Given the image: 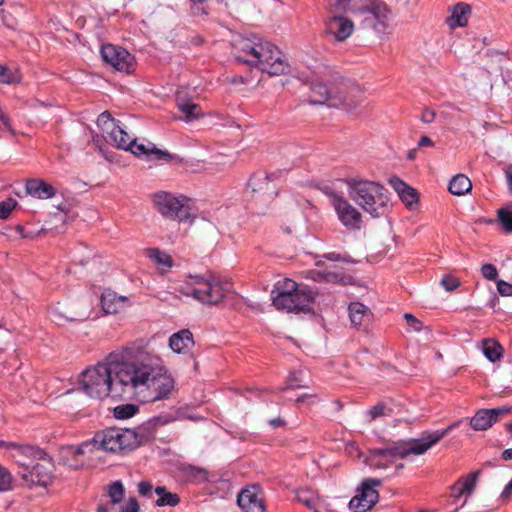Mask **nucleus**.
<instances>
[{
    "mask_svg": "<svg viewBox=\"0 0 512 512\" xmlns=\"http://www.w3.org/2000/svg\"><path fill=\"white\" fill-rule=\"evenodd\" d=\"M147 358L144 349L135 344L114 351L107 356V363L82 373V388L91 398H131L149 380L152 366L146 363Z\"/></svg>",
    "mask_w": 512,
    "mask_h": 512,
    "instance_id": "obj_1",
    "label": "nucleus"
},
{
    "mask_svg": "<svg viewBox=\"0 0 512 512\" xmlns=\"http://www.w3.org/2000/svg\"><path fill=\"white\" fill-rule=\"evenodd\" d=\"M235 49L239 53L236 54L235 58L240 63L255 66L271 76L289 72L290 66L284 54L270 42H254L250 39H241Z\"/></svg>",
    "mask_w": 512,
    "mask_h": 512,
    "instance_id": "obj_2",
    "label": "nucleus"
},
{
    "mask_svg": "<svg viewBox=\"0 0 512 512\" xmlns=\"http://www.w3.org/2000/svg\"><path fill=\"white\" fill-rule=\"evenodd\" d=\"M152 439L153 433L149 426H138L135 429L107 427L94 434V444H97L98 450L117 455H127Z\"/></svg>",
    "mask_w": 512,
    "mask_h": 512,
    "instance_id": "obj_3",
    "label": "nucleus"
},
{
    "mask_svg": "<svg viewBox=\"0 0 512 512\" xmlns=\"http://www.w3.org/2000/svg\"><path fill=\"white\" fill-rule=\"evenodd\" d=\"M347 184L351 199L372 217L378 218L387 212L389 197L384 186L374 181L357 179H349Z\"/></svg>",
    "mask_w": 512,
    "mask_h": 512,
    "instance_id": "obj_4",
    "label": "nucleus"
},
{
    "mask_svg": "<svg viewBox=\"0 0 512 512\" xmlns=\"http://www.w3.org/2000/svg\"><path fill=\"white\" fill-rule=\"evenodd\" d=\"M188 278L189 282L180 291L208 305L219 304L232 288L230 282H221L210 272L205 275H189Z\"/></svg>",
    "mask_w": 512,
    "mask_h": 512,
    "instance_id": "obj_5",
    "label": "nucleus"
},
{
    "mask_svg": "<svg viewBox=\"0 0 512 512\" xmlns=\"http://www.w3.org/2000/svg\"><path fill=\"white\" fill-rule=\"evenodd\" d=\"M457 424L448 426L443 430L433 432H424L419 439H410L408 441H398L385 447L391 459L406 458L410 454L422 455L433 445L443 439Z\"/></svg>",
    "mask_w": 512,
    "mask_h": 512,
    "instance_id": "obj_6",
    "label": "nucleus"
},
{
    "mask_svg": "<svg viewBox=\"0 0 512 512\" xmlns=\"http://www.w3.org/2000/svg\"><path fill=\"white\" fill-rule=\"evenodd\" d=\"M354 91L358 92V88L356 86H351L348 91L347 82L343 78H340V82L335 90L329 88L323 82H315L310 86L308 96L309 103L313 105H323L329 101H333L331 104L332 106L342 104L352 107L356 104L350 100L349 95Z\"/></svg>",
    "mask_w": 512,
    "mask_h": 512,
    "instance_id": "obj_7",
    "label": "nucleus"
},
{
    "mask_svg": "<svg viewBox=\"0 0 512 512\" xmlns=\"http://www.w3.org/2000/svg\"><path fill=\"white\" fill-rule=\"evenodd\" d=\"M152 200L157 211L165 218L179 222H191L194 218L184 196L176 197L172 193L160 191L152 195Z\"/></svg>",
    "mask_w": 512,
    "mask_h": 512,
    "instance_id": "obj_8",
    "label": "nucleus"
},
{
    "mask_svg": "<svg viewBox=\"0 0 512 512\" xmlns=\"http://www.w3.org/2000/svg\"><path fill=\"white\" fill-rule=\"evenodd\" d=\"M316 292L304 285L299 290L288 294L287 297H273L272 303L277 310L288 313H310L313 309Z\"/></svg>",
    "mask_w": 512,
    "mask_h": 512,
    "instance_id": "obj_9",
    "label": "nucleus"
},
{
    "mask_svg": "<svg viewBox=\"0 0 512 512\" xmlns=\"http://www.w3.org/2000/svg\"><path fill=\"white\" fill-rule=\"evenodd\" d=\"M38 460L40 462H37L34 465L25 463L21 464L23 467L21 477L26 483L31 485L47 487L53 478L54 465L48 454Z\"/></svg>",
    "mask_w": 512,
    "mask_h": 512,
    "instance_id": "obj_10",
    "label": "nucleus"
},
{
    "mask_svg": "<svg viewBox=\"0 0 512 512\" xmlns=\"http://www.w3.org/2000/svg\"><path fill=\"white\" fill-rule=\"evenodd\" d=\"M381 485V480L368 478L362 481L358 493L351 498L349 508L354 512H366L379 500V493L375 487Z\"/></svg>",
    "mask_w": 512,
    "mask_h": 512,
    "instance_id": "obj_11",
    "label": "nucleus"
},
{
    "mask_svg": "<svg viewBox=\"0 0 512 512\" xmlns=\"http://www.w3.org/2000/svg\"><path fill=\"white\" fill-rule=\"evenodd\" d=\"M103 61L118 71L131 73L135 58L126 49L112 44H104L100 50Z\"/></svg>",
    "mask_w": 512,
    "mask_h": 512,
    "instance_id": "obj_12",
    "label": "nucleus"
},
{
    "mask_svg": "<svg viewBox=\"0 0 512 512\" xmlns=\"http://www.w3.org/2000/svg\"><path fill=\"white\" fill-rule=\"evenodd\" d=\"M237 504L243 512H265V494L258 483L243 487L237 495Z\"/></svg>",
    "mask_w": 512,
    "mask_h": 512,
    "instance_id": "obj_13",
    "label": "nucleus"
},
{
    "mask_svg": "<svg viewBox=\"0 0 512 512\" xmlns=\"http://www.w3.org/2000/svg\"><path fill=\"white\" fill-rule=\"evenodd\" d=\"M362 14H366L365 21H369L374 29L382 31L387 28L390 10L381 0H370L365 6L358 9Z\"/></svg>",
    "mask_w": 512,
    "mask_h": 512,
    "instance_id": "obj_14",
    "label": "nucleus"
},
{
    "mask_svg": "<svg viewBox=\"0 0 512 512\" xmlns=\"http://www.w3.org/2000/svg\"><path fill=\"white\" fill-rule=\"evenodd\" d=\"M129 151L137 157H144L146 160H158L166 163L181 161L177 155L171 154L167 150H161L151 142L138 144L136 139L133 140V146Z\"/></svg>",
    "mask_w": 512,
    "mask_h": 512,
    "instance_id": "obj_15",
    "label": "nucleus"
},
{
    "mask_svg": "<svg viewBox=\"0 0 512 512\" xmlns=\"http://www.w3.org/2000/svg\"><path fill=\"white\" fill-rule=\"evenodd\" d=\"M333 207L343 226L349 230H359L361 228V213L345 197L337 199Z\"/></svg>",
    "mask_w": 512,
    "mask_h": 512,
    "instance_id": "obj_16",
    "label": "nucleus"
},
{
    "mask_svg": "<svg viewBox=\"0 0 512 512\" xmlns=\"http://www.w3.org/2000/svg\"><path fill=\"white\" fill-rule=\"evenodd\" d=\"M354 30L353 22L341 15H334L326 22L325 31L338 42L345 41Z\"/></svg>",
    "mask_w": 512,
    "mask_h": 512,
    "instance_id": "obj_17",
    "label": "nucleus"
},
{
    "mask_svg": "<svg viewBox=\"0 0 512 512\" xmlns=\"http://www.w3.org/2000/svg\"><path fill=\"white\" fill-rule=\"evenodd\" d=\"M351 323L358 330L368 331L373 314L370 309L360 302H352L349 307Z\"/></svg>",
    "mask_w": 512,
    "mask_h": 512,
    "instance_id": "obj_18",
    "label": "nucleus"
},
{
    "mask_svg": "<svg viewBox=\"0 0 512 512\" xmlns=\"http://www.w3.org/2000/svg\"><path fill=\"white\" fill-rule=\"evenodd\" d=\"M147 387H151L155 392V396L152 397L151 401L155 402L158 400L166 399L174 389V380L170 376L161 375L159 377L153 376V371L149 377ZM144 387V385H142ZM141 388V386L139 387Z\"/></svg>",
    "mask_w": 512,
    "mask_h": 512,
    "instance_id": "obj_19",
    "label": "nucleus"
},
{
    "mask_svg": "<svg viewBox=\"0 0 512 512\" xmlns=\"http://www.w3.org/2000/svg\"><path fill=\"white\" fill-rule=\"evenodd\" d=\"M101 307L106 314H116L123 311L129 305L126 296H119L112 290H106L101 295Z\"/></svg>",
    "mask_w": 512,
    "mask_h": 512,
    "instance_id": "obj_20",
    "label": "nucleus"
},
{
    "mask_svg": "<svg viewBox=\"0 0 512 512\" xmlns=\"http://www.w3.org/2000/svg\"><path fill=\"white\" fill-rule=\"evenodd\" d=\"M25 190L27 194L37 199H50L56 194V189L51 184L38 178L28 179Z\"/></svg>",
    "mask_w": 512,
    "mask_h": 512,
    "instance_id": "obj_21",
    "label": "nucleus"
},
{
    "mask_svg": "<svg viewBox=\"0 0 512 512\" xmlns=\"http://www.w3.org/2000/svg\"><path fill=\"white\" fill-rule=\"evenodd\" d=\"M195 345L193 334L189 329H182L169 338L170 348L178 354L188 352Z\"/></svg>",
    "mask_w": 512,
    "mask_h": 512,
    "instance_id": "obj_22",
    "label": "nucleus"
},
{
    "mask_svg": "<svg viewBox=\"0 0 512 512\" xmlns=\"http://www.w3.org/2000/svg\"><path fill=\"white\" fill-rule=\"evenodd\" d=\"M471 15V6L464 2H459L453 6L451 15L447 18V24L451 29L456 27H465L468 24Z\"/></svg>",
    "mask_w": 512,
    "mask_h": 512,
    "instance_id": "obj_23",
    "label": "nucleus"
},
{
    "mask_svg": "<svg viewBox=\"0 0 512 512\" xmlns=\"http://www.w3.org/2000/svg\"><path fill=\"white\" fill-rule=\"evenodd\" d=\"M480 474L481 470H476L467 475L465 478H460L451 487L452 496L455 498H460L463 494H471L475 489L476 482Z\"/></svg>",
    "mask_w": 512,
    "mask_h": 512,
    "instance_id": "obj_24",
    "label": "nucleus"
},
{
    "mask_svg": "<svg viewBox=\"0 0 512 512\" xmlns=\"http://www.w3.org/2000/svg\"><path fill=\"white\" fill-rule=\"evenodd\" d=\"M0 448L18 449L22 455L30 457L32 460H38L47 456V453L37 446L19 445L14 442H6L3 440H0Z\"/></svg>",
    "mask_w": 512,
    "mask_h": 512,
    "instance_id": "obj_25",
    "label": "nucleus"
},
{
    "mask_svg": "<svg viewBox=\"0 0 512 512\" xmlns=\"http://www.w3.org/2000/svg\"><path fill=\"white\" fill-rule=\"evenodd\" d=\"M109 138L111 143H113L118 149L129 151L131 146H133L134 139H131L128 133L120 127L119 124L110 129Z\"/></svg>",
    "mask_w": 512,
    "mask_h": 512,
    "instance_id": "obj_26",
    "label": "nucleus"
},
{
    "mask_svg": "<svg viewBox=\"0 0 512 512\" xmlns=\"http://www.w3.org/2000/svg\"><path fill=\"white\" fill-rule=\"evenodd\" d=\"M495 423V418H492L489 409H480L470 419L471 427L476 431H483L490 428Z\"/></svg>",
    "mask_w": 512,
    "mask_h": 512,
    "instance_id": "obj_27",
    "label": "nucleus"
},
{
    "mask_svg": "<svg viewBox=\"0 0 512 512\" xmlns=\"http://www.w3.org/2000/svg\"><path fill=\"white\" fill-rule=\"evenodd\" d=\"M154 492L158 495L155 505L158 507H175L180 503V497L177 493L169 492L165 486H157Z\"/></svg>",
    "mask_w": 512,
    "mask_h": 512,
    "instance_id": "obj_28",
    "label": "nucleus"
},
{
    "mask_svg": "<svg viewBox=\"0 0 512 512\" xmlns=\"http://www.w3.org/2000/svg\"><path fill=\"white\" fill-rule=\"evenodd\" d=\"M472 188L470 179L464 174L454 176L448 185L449 191L454 195H464Z\"/></svg>",
    "mask_w": 512,
    "mask_h": 512,
    "instance_id": "obj_29",
    "label": "nucleus"
},
{
    "mask_svg": "<svg viewBox=\"0 0 512 512\" xmlns=\"http://www.w3.org/2000/svg\"><path fill=\"white\" fill-rule=\"evenodd\" d=\"M303 285H298L294 280L290 278H285L283 280L278 281L274 289L271 292L273 297H287L288 294L299 290Z\"/></svg>",
    "mask_w": 512,
    "mask_h": 512,
    "instance_id": "obj_30",
    "label": "nucleus"
},
{
    "mask_svg": "<svg viewBox=\"0 0 512 512\" xmlns=\"http://www.w3.org/2000/svg\"><path fill=\"white\" fill-rule=\"evenodd\" d=\"M147 256L158 266H161L164 271L170 270L174 264L172 257L159 248L147 249Z\"/></svg>",
    "mask_w": 512,
    "mask_h": 512,
    "instance_id": "obj_31",
    "label": "nucleus"
},
{
    "mask_svg": "<svg viewBox=\"0 0 512 512\" xmlns=\"http://www.w3.org/2000/svg\"><path fill=\"white\" fill-rule=\"evenodd\" d=\"M503 348L502 346L492 340L487 339L483 342V353L487 357V359L491 362H496L502 357Z\"/></svg>",
    "mask_w": 512,
    "mask_h": 512,
    "instance_id": "obj_32",
    "label": "nucleus"
},
{
    "mask_svg": "<svg viewBox=\"0 0 512 512\" xmlns=\"http://www.w3.org/2000/svg\"><path fill=\"white\" fill-rule=\"evenodd\" d=\"M179 110L185 115L187 121L198 119L202 115L201 107L191 101L178 102Z\"/></svg>",
    "mask_w": 512,
    "mask_h": 512,
    "instance_id": "obj_33",
    "label": "nucleus"
},
{
    "mask_svg": "<svg viewBox=\"0 0 512 512\" xmlns=\"http://www.w3.org/2000/svg\"><path fill=\"white\" fill-rule=\"evenodd\" d=\"M269 185V177L266 173H253L248 181V188L252 193L259 192Z\"/></svg>",
    "mask_w": 512,
    "mask_h": 512,
    "instance_id": "obj_34",
    "label": "nucleus"
},
{
    "mask_svg": "<svg viewBox=\"0 0 512 512\" xmlns=\"http://www.w3.org/2000/svg\"><path fill=\"white\" fill-rule=\"evenodd\" d=\"M139 411L135 404H122L113 409V415L116 419L124 420L133 417Z\"/></svg>",
    "mask_w": 512,
    "mask_h": 512,
    "instance_id": "obj_35",
    "label": "nucleus"
},
{
    "mask_svg": "<svg viewBox=\"0 0 512 512\" xmlns=\"http://www.w3.org/2000/svg\"><path fill=\"white\" fill-rule=\"evenodd\" d=\"M108 496L110 497V503L112 505L120 503L125 494V489L121 481L117 480L108 486Z\"/></svg>",
    "mask_w": 512,
    "mask_h": 512,
    "instance_id": "obj_36",
    "label": "nucleus"
},
{
    "mask_svg": "<svg viewBox=\"0 0 512 512\" xmlns=\"http://www.w3.org/2000/svg\"><path fill=\"white\" fill-rule=\"evenodd\" d=\"M382 459H384V460L391 459L390 455L388 454V451L385 447L384 448H374V449L369 450L368 461H369L370 465L377 467V468L383 467V465L380 462V460H382Z\"/></svg>",
    "mask_w": 512,
    "mask_h": 512,
    "instance_id": "obj_37",
    "label": "nucleus"
},
{
    "mask_svg": "<svg viewBox=\"0 0 512 512\" xmlns=\"http://www.w3.org/2000/svg\"><path fill=\"white\" fill-rule=\"evenodd\" d=\"M119 121H116L110 114L109 111L102 112L97 118V125L103 132L109 134L110 129L113 126H117Z\"/></svg>",
    "mask_w": 512,
    "mask_h": 512,
    "instance_id": "obj_38",
    "label": "nucleus"
},
{
    "mask_svg": "<svg viewBox=\"0 0 512 512\" xmlns=\"http://www.w3.org/2000/svg\"><path fill=\"white\" fill-rule=\"evenodd\" d=\"M498 220L502 228L509 233H512V210L501 208L497 212Z\"/></svg>",
    "mask_w": 512,
    "mask_h": 512,
    "instance_id": "obj_39",
    "label": "nucleus"
},
{
    "mask_svg": "<svg viewBox=\"0 0 512 512\" xmlns=\"http://www.w3.org/2000/svg\"><path fill=\"white\" fill-rule=\"evenodd\" d=\"M392 412L391 408H388L387 405L384 402H379L372 408H370L367 411V414L369 415V422L382 417L384 415L390 414Z\"/></svg>",
    "mask_w": 512,
    "mask_h": 512,
    "instance_id": "obj_40",
    "label": "nucleus"
},
{
    "mask_svg": "<svg viewBox=\"0 0 512 512\" xmlns=\"http://www.w3.org/2000/svg\"><path fill=\"white\" fill-rule=\"evenodd\" d=\"M69 450H71V453L74 456H77V455H83L86 452H93L98 449H97V444H94V437H93L91 440L84 441L76 447H73V446L69 447Z\"/></svg>",
    "mask_w": 512,
    "mask_h": 512,
    "instance_id": "obj_41",
    "label": "nucleus"
},
{
    "mask_svg": "<svg viewBox=\"0 0 512 512\" xmlns=\"http://www.w3.org/2000/svg\"><path fill=\"white\" fill-rule=\"evenodd\" d=\"M400 199L405 203L407 207H411L414 203L418 201V192L416 189L412 188L408 185L403 193L398 195Z\"/></svg>",
    "mask_w": 512,
    "mask_h": 512,
    "instance_id": "obj_42",
    "label": "nucleus"
},
{
    "mask_svg": "<svg viewBox=\"0 0 512 512\" xmlns=\"http://www.w3.org/2000/svg\"><path fill=\"white\" fill-rule=\"evenodd\" d=\"M20 81L17 73L10 71L6 66L0 65V83L14 84Z\"/></svg>",
    "mask_w": 512,
    "mask_h": 512,
    "instance_id": "obj_43",
    "label": "nucleus"
},
{
    "mask_svg": "<svg viewBox=\"0 0 512 512\" xmlns=\"http://www.w3.org/2000/svg\"><path fill=\"white\" fill-rule=\"evenodd\" d=\"M13 477L11 473L0 465V491L5 492L12 489Z\"/></svg>",
    "mask_w": 512,
    "mask_h": 512,
    "instance_id": "obj_44",
    "label": "nucleus"
},
{
    "mask_svg": "<svg viewBox=\"0 0 512 512\" xmlns=\"http://www.w3.org/2000/svg\"><path fill=\"white\" fill-rule=\"evenodd\" d=\"M300 375H301V372H297V371L291 372L286 381V385L284 387H282L280 390L285 391L288 389H298V388L304 387V385L302 384V379H301Z\"/></svg>",
    "mask_w": 512,
    "mask_h": 512,
    "instance_id": "obj_45",
    "label": "nucleus"
},
{
    "mask_svg": "<svg viewBox=\"0 0 512 512\" xmlns=\"http://www.w3.org/2000/svg\"><path fill=\"white\" fill-rule=\"evenodd\" d=\"M191 4V12L195 16H207L208 15V0H189Z\"/></svg>",
    "mask_w": 512,
    "mask_h": 512,
    "instance_id": "obj_46",
    "label": "nucleus"
},
{
    "mask_svg": "<svg viewBox=\"0 0 512 512\" xmlns=\"http://www.w3.org/2000/svg\"><path fill=\"white\" fill-rule=\"evenodd\" d=\"M296 499L307 506L308 508H313L314 506V498L313 494L308 489H299L296 491Z\"/></svg>",
    "mask_w": 512,
    "mask_h": 512,
    "instance_id": "obj_47",
    "label": "nucleus"
},
{
    "mask_svg": "<svg viewBox=\"0 0 512 512\" xmlns=\"http://www.w3.org/2000/svg\"><path fill=\"white\" fill-rule=\"evenodd\" d=\"M17 205V201L12 198L0 202V219H7Z\"/></svg>",
    "mask_w": 512,
    "mask_h": 512,
    "instance_id": "obj_48",
    "label": "nucleus"
},
{
    "mask_svg": "<svg viewBox=\"0 0 512 512\" xmlns=\"http://www.w3.org/2000/svg\"><path fill=\"white\" fill-rule=\"evenodd\" d=\"M441 285L447 291H454L460 286V281L457 277L447 274L441 279Z\"/></svg>",
    "mask_w": 512,
    "mask_h": 512,
    "instance_id": "obj_49",
    "label": "nucleus"
},
{
    "mask_svg": "<svg viewBox=\"0 0 512 512\" xmlns=\"http://www.w3.org/2000/svg\"><path fill=\"white\" fill-rule=\"evenodd\" d=\"M482 276L488 280H496L498 276V270L495 265L486 263L481 267Z\"/></svg>",
    "mask_w": 512,
    "mask_h": 512,
    "instance_id": "obj_50",
    "label": "nucleus"
},
{
    "mask_svg": "<svg viewBox=\"0 0 512 512\" xmlns=\"http://www.w3.org/2000/svg\"><path fill=\"white\" fill-rule=\"evenodd\" d=\"M183 471L189 478L195 479V480L199 479V478H204V476H205V470H203L201 468H197L192 465H188V466L184 467Z\"/></svg>",
    "mask_w": 512,
    "mask_h": 512,
    "instance_id": "obj_51",
    "label": "nucleus"
},
{
    "mask_svg": "<svg viewBox=\"0 0 512 512\" xmlns=\"http://www.w3.org/2000/svg\"><path fill=\"white\" fill-rule=\"evenodd\" d=\"M489 412H490L492 418H495V423H496L500 416L510 414L512 412V407L509 405H504L502 407L489 409Z\"/></svg>",
    "mask_w": 512,
    "mask_h": 512,
    "instance_id": "obj_52",
    "label": "nucleus"
},
{
    "mask_svg": "<svg viewBox=\"0 0 512 512\" xmlns=\"http://www.w3.org/2000/svg\"><path fill=\"white\" fill-rule=\"evenodd\" d=\"M320 190L329 197L332 206H335L337 199H343L344 196L335 192L329 185H325L320 188Z\"/></svg>",
    "mask_w": 512,
    "mask_h": 512,
    "instance_id": "obj_53",
    "label": "nucleus"
},
{
    "mask_svg": "<svg viewBox=\"0 0 512 512\" xmlns=\"http://www.w3.org/2000/svg\"><path fill=\"white\" fill-rule=\"evenodd\" d=\"M404 318L407 322V325L413 328L415 331H421L423 328V323L417 319L414 315L410 313H405Z\"/></svg>",
    "mask_w": 512,
    "mask_h": 512,
    "instance_id": "obj_54",
    "label": "nucleus"
},
{
    "mask_svg": "<svg viewBox=\"0 0 512 512\" xmlns=\"http://www.w3.org/2000/svg\"><path fill=\"white\" fill-rule=\"evenodd\" d=\"M390 185L393 187V189L397 192L399 195L400 193H403V191L408 187V184L405 183L403 180H401L397 176H393L389 179Z\"/></svg>",
    "mask_w": 512,
    "mask_h": 512,
    "instance_id": "obj_55",
    "label": "nucleus"
},
{
    "mask_svg": "<svg viewBox=\"0 0 512 512\" xmlns=\"http://www.w3.org/2000/svg\"><path fill=\"white\" fill-rule=\"evenodd\" d=\"M497 290L502 296H512V284L504 280L497 281Z\"/></svg>",
    "mask_w": 512,
    "mask_h": 512,
    "instance_id": "obj_56",
    "label": "nucleus"
},
{
    "mask_svg": "<svg viewBox=\"0 0 512 512\" xmlns=\"http://www.w3.org/2000/svg\"><path fill=\"white\" fill-rule=\"evenodd\" d=\"M153 491V486L148 481H141L138 484V492L143 497H150Z\"/></svg>",
    "mask_w": 512,
    "mask_h": 512,
    "instance_id": "obj_57",
    "label": "nucleus"
},
{
    "mask_svg": "<svg viewBox=\"0 0 512 512\" xmlns=\"http://www.w3.org/2000/svg\"><path fill=\"white\" fill-rule=\"evenodd\" d=\"M139 503L136 498L131 497L125 506H122L121 512H139Z\"/></svg>",
    "mask_w": 512,
    "mask_h": 512,
    "instance_id": "obj_58",
    "label": "nucleus"
},
{
    "mask_svg": "<svg viewBox=\"0 0 512 512\" xmlns=\"http://www.w3.org/2000/svg\"><path fill=\"white\" fill-rule=\"evenodd\" d=\"M436 112L430 108H425L421 115V121L429 124L432 123L435 120Z\"/></svg>",
    "mask_w": 512,
    "mask_h": 512,
    "instance_id": "obj_59",
    "label": "nucleus"
},
{
    "mask_svg": "<svg viewBox=\"0 0 512 512\" xmlns=\"http://www.w3.org/2000/svg\"><path fill=\"white\" fill-rule=\"evenodd\" d=\"M323 257L327 260H330V261H344V262H349V260L347 259V257L345 256H342L341 254L339 253H336V252H329V253H325L323 255Z\"/></svg>",
    "mask_w": 512,
    "mask_h": 512,
    "instance_id": "obj_60",
    "label": "nucleus"
},
{
    "mask_svg": "<svg viewBox=\"0 0 512 512\" xmlns=\"http://www.w3.org/2000/svg\"><path fill=\"white\" fill-rule=\"evenodd\" d=\"M351 0H335L334 8L337 11H343L345 12L347 10V7L349 6Z\"/></svg>",
    "mask_w": 512,
    "mask_h": 512,
    "instance_id": "obj_61",
    "label": "nucleus"
},
{
    "mask_svg": "<svg viewBox=\"0 0 512 512\" xmlns=\"http://www.w3.org/2000/svg\"><path fill=\"white\" fill-rule=\"evenodd\" d=\"M0 121L2 122V124L4 125V127L13 132V128H12V125H11V122H10V118L7 114H5L3 111L0 113Z\"/></svg>",
    "mask_w": 512,
    "mask_h": 512,
    "instance_id": "obj_62",
    "label": "nucleus"
},
{
    "mask_svg": "<svg viewBox=\"0 0 512 512\" xmlns=\"http://www.w3.org/2000/svg\"><path fill=\"white\" fill-rule=\"evenodd\" d=\"M512 494V479L508 482V484L504 487L502 493H501V498L503 500H507L510 498Z\"/></svg>",
    "mask_w": 512,
    "mask_h": 512,
    "instance_id": "obj_63",
    "label": "nucleus"
},
{
    "mask_svg": "<svg viewBox=\"0 0 512 512\" xmlns=\"http://www.w3.org/2000/svg\"><path fill=\"white\" fill-rule=\"evenodd\" d=\"M269 425L276 429V428H279V427H282V426H285L286 425V422L284 419H282L281 417H276V418H273L269 421Z\"/></svg>",
    "mask_w": 512,
    "mask_h": 512,
    "instance_id": "obj_64",
    "label": "nucleus"
}]
</instances>
